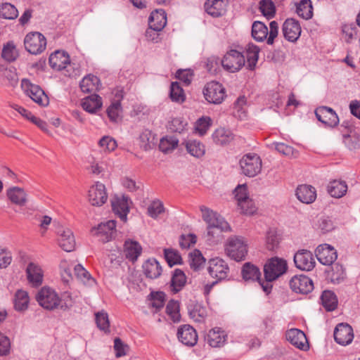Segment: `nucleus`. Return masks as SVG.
<instances>
[{"label": "nucleus", "mask_w": 360, "mask_h": 360, "mask_svg": "<svg viewBox=\"0 0 360 360\" xmlns=\"http://www.w3.org/2000/svg\"><path fill=\"white\" fill-rule=\"evenodd\" d=\"M36 300L39 304L47 310L60 309L63 311L69 310L73 304L71 296L64 294L62 297L51 288L43 287L36 294Z\"/></svg>", "instance_id": "1"}, {"label": "nucleus", "mask_w": 360, "mask_h": 360, "mask_svg": "<svg viewBox=\"0 0 360 360\" xmlns=\"http://www.w3.org/2000/svg\"><path fill=\"white\" fill-rule=\"evenodd\" d=\"M288 266L285 260L278 257H273L267 261L264 266V280L259 281V285L266 295L272 289L271 282L283 275L287 270Z\"/></svg>", "instance_id": "2"}, {"label": "nucleus", "mask_w": 360, "mask_h": 360, "mask_svg": "<svg viewBox=\"0 0 360 360\" xmlns=\"http://www.w3.org/2000/svg\"><path fill=\"white\" fill-rule=\"evenodd\" d=\"M225 250L231 259L237 262L244 260L248 254L247 242L243 237L231 236L226 241Z\"/></svg>", "instance_id": "3"}, {"label": "nucleus", "mask_w": 360, "mask_h": 360, "mask_svg": "<svg viewBox=\"0 0 360 360\" xmlns=\"http://www.w3.org/2000/svg\"><path fill=\"white\" fill-rule=\"evenodd\" d=\"M242 173L249 177H254L262 170V160L256 153H248L243 156L240 160Z\"/></svg>", "instance_id": "4"}, {"label": "nucleus", "mask_w": 360, "mask_h": 360, "mask_svg": "<svg viewBox=\"0 0 360 360\" xmlns=\"http://www.w3.org/2000/svg\"><path fill=\"white\" fill-rule=\"evenodd\" d=\"M203 95L208 103L218 105L224 100L226 91L220 83L212 81L204 87Z\"/></svg>", "instance_id": "5"}, {"label": "nucleus", "mask_w": 360, "mask_h": 360, "mask_svg": "<svg viewBox=\"0 0 360 360\" xmlns=\"http://www.w3.org/2000/svg\"><path fill=\"white\" fill-rule=\"evenodd\" d=\"M25 49L32 54H39L43 52L46 46L45 37L39 32H30L24 39Z\"/></svg>", "instance_id": "6"}, {"label": "nucleus", "mask_w": 360, "mask_h": 360, "mask_svg": "<svg viewBox=\"0 0 360 360\" xmlns=\"http://www.w3.org/2000/svg\"><path fill=\"white\" fill-rule=\"evenodd\" d=\"M200 210L202 214L203 220L208 226L217 228V229H219L220 231H231L229 223L216 212H214L205 206H201Z\"/></svg>", "instance_id": "7"}, {"label": "nucleus", "mask_w": 360, "mask_h": 360, "mask_svg": "<svg viewBox=\"0 0 360 360\" xmlns=\"http://www.w3.org/2000/svg\"><path fill=\"white\" fill-rule=\"evenodd\" d=\"M245 64V55L236 50L227 52L221 60L223 68L231 72L238 71Z\"/></svg>", "instance_id": "8"}, {"label": "nucleus", "mask_w": 360, "mask_h": 360, "mask_svg": "<svg viewBox=\"0 0 360 360\" xmlns=\"http://www.w3.org/2000/svg\"><path fill=\"white\" fill-rule=\"evenodd\" d=\"M22 87L35 103L42 106L48 105L49 98L39 86L32 84L28 79H24L22 80Z\"/></svg>", "instance_id": "9"}, {"label": "nucleus", "mask_w": 360, "mask_h": 360, "mask_svg": "<svg viewBox=\"0 0 360 360\" xmlns=\"http://www.w3.org/2000/svg\"><path fill=\"white\" fill-rule=\"evenodd\" d=\"M116 221L109 220L105 223H101L96 228H94L91 232L97 236L102 243H108L115 236Z\"/></svg>", "instance_id": "10"}, {"label": "nucleus", "mask_w": 360, "mask_h": 360, "mask_svg": "<svg viewBox=\"0 0 360 360\" xmlns=\"http://www.w3.org/2000/svg\"><path fill=\"white\" fill-rule=\"evenodd\" d=\"M295 266L302 271H311L315 266V259L312 253L307 250H298L294 255Z\"/></svg>", "instance_id": "11"}, {"label": "nucleus", "mask_w": 360, "mask_h": 360, "mask_svg": "<svg viewBox=\"0 0 360 360\" xmlns=\"http://www.w3.org/2000/svg\"><path fill=\"white\" fill-rule=\"evenodd\" d=\"M208 272L212 277L221 281L228 276L229 267L224 259L216 257L210 260Z\"/></svg>", "instance_id": "12"}, {"label": "nucleus", "mask_w": 360, "mask_h": 360, "mask_svg": "<svg viewBox=\"0 0 360 360\" xmlns=\"http://www.w3.org/2000/svg\"><path fill=\"white\" fill-rule=\"evenodd\" d=\"M166 24L167 15L163 10H155V11L152 12L149 17V27L146 32V37H150V33L153 31H161L165 27Z\"/></svg>", "instance_id": "13"}, {"label": "nucleus", "mask_w": 360, "mask_h": 360, "mask_svg": "<svg viewBox=\"0 0 360 360\" xmlns=\"http://www.w3.org/2000/svg\"><path fill=\"white\" fill-rule=\"evenodd\" d=\"M315 254L317 259L323 265H332L338 257L336 250L328 244L319 245Z\"/></svg>", "instance_id": "14"}, {"label": "nucleus", "mask_w": 360, "mask_h": 360, "mask_svg": "<svg viewBox=\"0 0 360 360\" xmlns=\"http://www.w3.org/2000/svg\"><path fill=\"white\" fill-rule=\"evenodd\" d=\"M317 120L329 127H334L339 123V117L336 112L327 106H320L315 110Z\"/></svg>", "instance_id": "15"}, {"label": "nucleus", "mask_w": 360, "mask_h": 360, "mask_svg": "<svg viewBox=\"0 0 360 360\" xmlns=\"http://www.w3.org/2000/svg\"><path fill=\"white\" fill-rule=\"evenodd\" d=\"M290 287L297 293L307 294L314 289V284L308 276L297 275L290 279Z\"/></svg>", "instance_id": "16"}, {"label": "nucleus", "mask_w": 360, "mask_h": 360, "mask_svg": "<svg viewBox=\"0 0 360 360\" xmlns=\"http://www.w3.org/2000/svg\"><path fill=\"white\" fill-rule=\"evenodd\" d=\"M282 32L285 39L295 42L301 34V26L295 19L288 18L283 24Z\"/></svg>", "instance_id": "17"}, {"label": "nucleus", "mask_w": 360, "mask_h": 360, "mask_svg": "<svg viewBox=\"0 0 360 360\" xmlns=\"http://www.w3.org/2000/svg\"><path fill=\"white\" fill-rule=\"evenodd\" d=\"M89 201L93 206L100 207L103 205L108 199L105 186L104 184L96 182L89 191Z\"/></svg>", "instance_id": "18"}, {"label": "nucleus", "mask_w": 360, "mask_h": 360, "mask_svg": "<svg viewBox=\"0 0 360 360\" xmlns=\"http://www.w3.org/2000/svg\"><path fill=\"white\" fill-rule=\"evenodd\" d=\"M353 338V329L348 323H341L337 325L334 330V339L338 344L349 345Z\"/></svg>", "instance_id": "19"}, {"label": "nucleus", "mask_w": 360, "mask_h": 360, "mask_svg": "<svg viewBox=\"0 0 360 360\" xmlns=\"http://www.w3.org/2000/svg\"><path fill=\"white\" fill-rule=\"evenodd\" d=\"M286 339L297 348L307 351L309 348L306 335L303 331L297 328H292L286 332Z\"/></svg>", "instance_id": "20"}, {"label": "nucleus", "mask_w": 360, "mask_h": 360, "mask_svg": "<svg viewBox=\"0 0 360 360\" xmlns=\"http://www.w3.org/2000/svg\"><path fill=\"white\" fill-rule=\"evenodd\" d=\"M179 340L184 345L194 346L198 341V335L195 330L190 325L181 326L177 331Z\"/></svg>", "instance_id": "21"}, {"label": "nucleus", "mask_w": 360, "mask_h": 360, "mask_svg": "<svg viewBox=\"0 0 360 360\" xmlns=\"http://www.w3.org/2000/svg\"><path fill=\"white\" fill-rule=\"evenodd\" d=\"M347 129V133L343 134V142L349 150H356L360 146V134L353 129L348 122H344L342 124Z\"/></svg>", "instance_id": "22"}, {"label": "nucleus", "mask_w": 360, "mask_h": 360, "mask_svg": "<svg viewBox=\"0 0 360 360\" xmlns=\"http://www.w3.org/2000/svg\"><path fill=\"white\" fill-rule=\"evenodd\" d=\"M128 201L129 199L126 196H122V198L115 196L111 200V205L113 212L117 214L123 221H127V216L129 211Z\"/></svg>", "instance_id": "23"}, {"label": "nucleus", "mask_w": 360, "mask_h": 360, "mask_svg": "<svg viewBox=\"0 0 360 360\" xmlns=\"http://www.w3.org/2000/svg\"><path fill=\"white\" fill-rule=\"evenodd\" d=\"M204 7L207 14L214 18L222 16L226 12V4L224 0H207Z\"/></svg>", "instance_id": "24"}, {"label": "nucleus", "mask_w": 360, "mask_h": 360, "mask_svg": "<svg viewBox=\"0 0 360 360\" xmlns=\"http://www.w3.org/2000/svg\"><path fill=\"white\" fill-rule=\"evenodd\" d=\"M297 198L305 204L312 203L316 198V191L314 187L310 185H300L295 192Z\"/></svg>", "instance_id": "25"}, {"label": "nucleus", "mask_w": 360, "mask_h": 360, "mask_svg": "<svg viewBox=\"0 0 360 360\" xmlns=\"http://www.w3.org/2000/svg\"><path fill=\"white\" fill-rule=\"evenodd\" d=\"M58 244L60 248L66 251L71 252L75 247V240L72 231L69 229L59 230Z\"/></svg>", "instance_id": "26"}, {"label": "nucleus", "mask_w": 360, "mask_h": 360, "mask_svg": "<svg viewBox=\"0 0 360 360\" xmlns=\"http://www.w3.org/2000/svg\"><path fill=\"white\" fill-rule=\"evenodd\" d=\"M49 63L53 70H63L70 63L69 56L65 52L56 51L49 56Z\"/></svg>", "instance_id": "27"}, {"label": "nucleus", "mask_w": 360, "mask_h": 360, "mask_svg": "<svg viewBox=\"0 0 360 360\" xmlns=\"http://www.w3.org/2000/svg\"><path fill=\"white\" fill-rule=\"evenodd\" d=\"M27 278L33 286H38L42 283L43 273L39 266L30 262L26 269Z\"/></svg>", "instance_id": "28"}, {"label": "nucleus", "mask_w": 360, "mask_h": 360, "mask_svg": "<svg viewBox=\"0 0 360 360\" xmlns=\"http://www.w3.org/2000/svg\"><path fill=\"white\" fill-rule=\"evenodd\" d=\"M241 274L243 280L245 281H257L259 283V281H264L261 279V272L259 269L250 262H247L243 264L241 270Z\"/></svg>", "instance_id": "29"}, {"label": "nucleus", "mask_w": 360, "mask_h": 360, "mask_svg": "<svg viewBox=\"0 0 360 360\" xmlns=\"http://www.w3.org/2000/svg\"><path fill=\"white\" fill-rule=\"evenodd\" d=\"M146 276L150 279L158 278L162 274V267L155 259H149L143 264Z\"/></svg>", "instance_id": "30"}, {"label": "nucleus", "mask_w": 360, "mask_h": 360, "mask_svg": "<svg viewBox=\"0 0 360 360\" xmlns=\"http://www.w3.org/2000/svg\"><path fill=\"white\" fill-rule=\"evenodd\" d=\"M82 106L85 111L96 113L102 107V98L97 94H92L82 100Z\"/></svg>", "instance_id": "31"}, {"label": "nucleus", "mask_w": 360, "mask_h": 360, "mask_svg": "<svg viewBox=\"0 0 360 360\" xmlns=\"http://www.w3.org/2000/svg\"><path fill=\"white\" fill-rule=\"evenodd\" d=\"M234 138L233 134L225 128L217 129L212 134L213 141L219 146H225L230 143Z\"/></svg>", "instance_id": "32"}, {"label": "nucleus", "mask_w": 360, "mask_h": 360, "mask_svg": "<svg viewBox=\"0 0 360 360\" xmlns=\"http://www.w3.org/2000/svg\"><path fill=\"white\" fill-rule=\"evenodd\" d=\"M259 49L254 44L249 43L245 47V58H247V68L250 70H255L259 58Z\"/></svg>", "instance_id": "33"}, {"label": "nucleus", "mask_w": 360, "mask_h": 360, "mask_svg": "<svg viewBox=\"0 0 360 360\" xmlns=\"http://www.w3.org/2000/svg\"><path fill=\"white\" fill-rule=\"evenodd\" d=\"M205 341L212 347H221L225 342L224 331L220 328H213L205 337Z\"/></svg>", "instance_id": "34"}, {"label": "nucleus", "mask_w": 360, "mask_h": 360, "mask_svg": "<svg viewBox=\"0 0 360 360\" xmlns=\"http://www.w3.org/2000/svg\"><path fill=\"white\" fill-rule=\"evenodd\" d=\"M327 191L332 197L340 198L345 195L347 185L345 181L333 180L328 184Z\"/></svg>", "instance_id": "35"}, {"label": "nucleus", "mask_w": 360, "mask_h": 360, "mask_svg": "<svg viewBox=\"0 0 360 360\" xmlns=\"http://www.w3.org/2000/svg\"><path fill=\"white\" fill-rule=\"evenodd\" d=\"M142 252V248L136 241L126 240L124 243L125 256L129 260L136 261Z\"/></svg>", "instance_id": "36"}, {"label": "nucleus", "mask_w": 360, "mask_h": 360, "mask_svg": "<svg viewBox=\"0 0 360 360\" xmlns=\"http://www.w3.org/2000/svg\"><path fill=\"white\" fill-rule=\"evenodd\" d=\"M8 199L14 204L23 206L27 201V195L22 188L13 187L7 191Z\"/></svg>", "instance_id": "37"}, {"label": "nucleus", "mask_w": 360, "mask_h": 360, "mask_svg": "<svg viewBox=\"0 0 360 360\" xmlns=\"http://www.w3.org/2000/svg\"><path fill=\"white\" fill-rule=\"evenodd\" d=\"M186 283V277L184 271L179 269H176L172 276L171 290L173 292H179Z\"/></svg>", "instance_id": "38"}, {"label": "nucleus", "mask_w": 360, "mask_h": 360, "mask_svg": "<svg viewBox=\"0 0 360 360\" xmlns=\"http://www.w3.org/2000/svg\"><path fill=\"white\" fill-rule=\"evenodd\" d=\"M252 36L258 41L267 40L269 31L266 25L260 21H255L252 25Z\"/></svg>", "instance_id": "39"}, {"label": "nucleus", "mask_w": 360, "mask_h": 360, "mask_svg": "<svg viewBox=\"0 0 360 360\" xmlns=\"http://www.w3.org/2000/svg\"><path fill=\"white\" fill-rule=\"evenodd\" d=\"M323 307L328 311H332L337 308L338 299L335 294L330 290H325L321 296Z\"/></svg>", "instance_id": "40"}, {"label": "nucleus", "mask_w": 360, "mask_h": 360, "mask_svg": "<svg viewBox=\"0 0 360 360\" xmlns=\"http://www.w3.org/2000/svg\"><path fill=\"white\" fill-rule=\"evenodd\" d=\"M99 79L93 75L84 77L79 83L81 90L84 93H90L97 89Z\"/></svg>", "instance_id": "41"}, {"label": "nucleus", "mask_w": 360, "mask_h": 360, "mask_svg": "<svg viewBox=\"0 0 360 360\" xmlns=\"http://www.w3.org/2000/svg\"><path fill=\"white\" fill-rule=\"evenodd\" d=\"M186 148L188 153L195 158H200L205 153V146L199 141L189 140L186 144Z\"/></svg>", "instance_id": "42"}, {"label": "nucleus", "mask_w": 360, "mask_h": 360, "mask_svg": "<svg viewBox=\"0 0 360 360\" xmlns=\"http://www.w3.org/2000/svg\"><path fill=\"white\" fill-rule=\"evenodd\" d=\"M296 12L304 19H310L313 15V8L311 0H302L297 5Z\"/></svg>", "instance_id": "43"}, {"label": "nucleus", "mask_w": 360, "mask_h": 360, "mask_svg": "<svg viewBox=\"0 0 360 360\" xmlns=\"http://www.w3.org/2000/svg\"><path fill=\"white\" fill-rule=\"evenodd\" d=\"M234 194L238 205L243 206L245 203H249L251 207V199L248 196V187L245 184L238 185L234 190Z\"/></svg>", "instance_id": "44"}, {"label": "nucleus", "mask_w": 360, "mask_h": 360, "mask_svg": "<svg viewBox=\"0 0 360 360\" xmlns=\"http://www.w3.org/2000/svg\"><path fill=\"white\" fill-rule=\"evenodd\" d=\"M169 96L172 101L182 103L186 100V95L184 89L177 82H172L170 86Z\"/></svg>", "instance_id": "45"}, {"label": "nucleus", "mask_w": 360, "mask_h": 360, "mask_svg": "<svg viewBox=\"0 0 360 360\" xmlns=\"http://www.w3.org/2000/svg\"><path fill=\"white\" fill-rule=\"evenodd\" d=\"M1 57L8 62H13L18 57V51L12 41L8 42L4 46Z\"/></svg>", "instance_id": "46"}, {"label": "nucleus", "mask_w": 360, "mask_h": 360, "mask_svg": "<svg viewBox=\"0 0 360 360\" xmlns=\"http://www.w3.org/2000/svg\"><path fill=\"white\" fill-rule=\"evenodd\" d=\"M75 274L84 284L92 285L95 283V280L91 274L81 265L77 264L74 267Z\"/></svg>", "instance_id": "47"}, {"label": "nucleus", "mask_w": 360, "mask_h": 360, "mask_svg": "<svg viewBox=\"0 0 360 360\" xmlns=\"http://www.w3.org/2000/svg\"><path fill=\"white\" fill-rule=\"evenodd\" d=\"M328 276L332 283H339L345 278V269L343 266L338 263L332 264L331 271L328 272Z\"/></svg>", "instance_id": "48"}, {"label": "nucleus", "mask_w": 360, "mask_h": 360, "mask_svg": "<svg viewBox=\"0 0 360 360\" xmlns=\"http://www.w3.org/2000/svg\"><path fill=\"white\" fill-rule=\"evenodd\" d=\"M29 303V296L26 291L19 290L15 292L14 305L16 310L25 309Z\"/></svg>", "instance_id": "49"}, {"label": "nucleus", "mask_w": 360, "mask_h": 360, "mask_svg": "<svg viewBox=\"0 0 360 360\" xmlns=\"http://www.w3.org/2000/svg\"><path fill=\"white\" fill-rule=\"evenodd\" d=\"M189 264L195 271L199 270L205 264V259L198 250H195L189 254Z\"/></svg>", "instance_id": "50"}, {"label": "nucleus", "mask_w": 360, "mask_h": 360, "mask_svg": "<svg viewBox=\"0 0 360 360\" xmlns=\"http://www.w3.org/2000/svg\"><path fill=\"white\" fill-rule=\"evenodd\" d=\"M140 147L144 150L151 149L154 143V136L150 130L146 129L139 136Z\"/></svg>", "instance_id": "51"}, {"label": "nucleus", "mask_w": 360, "mask_h": 360, "mask_svg": "<svg viewBox=\"0 0 360 360\" xmlns=\"http://www.w3.org/2000/svg\"><path fill=\"white\" fill-rule=\"evenodd\" d=\"M259 11L267 19H271L276 14V8L271 0H261L259 3Z\"/></svg>", "instance_id": "52"}, {"label": "nucleus", "mask_w": 360, "mask_h": 360, "mask_svg": "<svg viewBox=\"0 0 360 360\" xmlns=\"http://www.w3.org/2000/svg\"><path fill=\"white\" fill-rule=\"evenodd\" d=\"M18 15V11L13 5L9 3H5L0 6L1 18L8 20H13L15 19Z\"/></svg>", "instance_id": "53"}, {"label": "nucleus", "mask_w": 360, "mask_h": 360, "mask_svg": "<svg viewBox=\"0 0 360 360\" xmlns=\"http://www.w3.org/2000/svg\"><path fill=\"white\" fill-rule=\"evenodd\" d=\"M122 111L121 103L119 101H112L110 105L108 108L106 112L110 120L117 122L120 119V114Z\"/></svg>", "instance_id": "54"}, {"label": "nucleus", "mask_w": 360, "mask_h": 360, "mask_svg": "<svg viewBox=\"0 0 360 360\" xmlns=\"http://www.w3.org/2000/svg\"><path fill=\"white\" fill-rule=\"evenodd\" d=\"M0 75L8 81L9 85L14 86L18 84V78L15 70L0 66Z\"/></svg>", "instance_id": "55"}, {"label": "nucleus", "mask_w": 360, "mask_h": 360, "mask_svg": "<svg viewBox=\"0 0 360 360\" xmlns=\"http://www.w3.org/2000/svg\"><path fill=\"white\" fill-rule=\"evenodd\" d=\"M179 141L174 137H166L160 139L159 148L163 153H168L178 146Z\"/></svg>", "instance_id": "56"}, {"label": "nucleus", "mask_w": 360, "mask_h": 360, "mask_svg": "<svg viewBox=\"0 0 360 360\" xmlns=\"http://www.w3.org/2000/svg\"><path fill=\"white\" fill-rule=\"evenodd\" d=\"M164 255L165 259L169 266L181 264V257L176 250L173 249H165Z\"/></svg>", "instance_id": "57"}, {"label": "nucleus", "mask_w": 360, "mask_h": 360, "mask_svg": "<svg viewBox=\"0 0 360 360\" xmlns=\"http://www.w3.org/2000/svg\"><path fill=\"white\" fill-rule=\"evenodd\" d=\"M95 316L98 328L105 332L109 331L110 322L108 314L102 311L96 313Z\"/></svg>", "instance_id": "58"}, {"label": "nucleus", "mask_w": 360, "mask_h": 360, "mask_svg": "<svg viewBox=\"0 0 360 360\" xmlns=\"http://www.w3.org/2000/svg\"><path fill=\"white\" fill-rule=\"evenodd\" d=\"M147 212L150 217L156 219L159 214L165 212V207L161 201L154 200L148 206Z\"/></svg>", "instance_id": "59"}, {"label": "nucleus", "mask_w": 360, "mask_h": 360, "mask_svg": "<svg viewBox=\"0 0 360 360\" xmlns=\"http://www.w3.org/2000/svg\"><path fill=\"white\" fill-rule=\"evenodd\" d=\"M211 124L212 120L210 117H202L197 120L195 129L200 135L202 136L207 132Z\"/></svg>", "instance_id": "60"}, {"label": "nucleus", "mask_w": 360, "mask_h": 360, "mask_svg": "<svg viewBox=\"0 0 360 360\" xmlns=\"http://www.w3.org/2000/svg\"><path fill=\"white\" fill-rule=\"evenodd\" d=\"M179 304L177 301L170 300L166 307L167 313L171 316L174 321H179Z\"/></svg>", "instance_id": "61"}, {"label": "nucleus", "mask_w": 360, "mask_h": 360, "mask_svg": "<svg viewBox=\"0 0 360 360\" xmlns=\"http://www.w3.org/2000/svg\"><path fill=\"white\" fill-rule=\"evenodd\" d=\"M206 314L205 309L199 304L194 305L192 309H189V316L195 321L200 322Z\"/></svg>", "instance_id": "62"}, {"label": "nucleus", "mask_w": 360, "mask_h": 360, "mask_svg": "<svg viewBox=\"0 0 360 360\" xmlns=\"http://www.w3.org/2000/svg\"><path fill=\"white\" fill-rule=\"evenodd\" d=\"M279 243L278 236L276 231L270 230L266 234V247L269 250H274Z\"/></svg>", "instance_id": "63"}, {"label": "nucleus", "mask_w": 360, "mask_h": 360, "mask_svg": "<svg viewBox=\"0 0 360 360\" xmlns=\"http://www.w3.org/2000/svg\"><path fill=\"white\" fill-rule=\"evenodd\" d=\"M99 145L109 152L114 150L117 147L116 141L110 136H103L100 140Z\"/></svg>", "instance_id": "64"}]
</instances>
